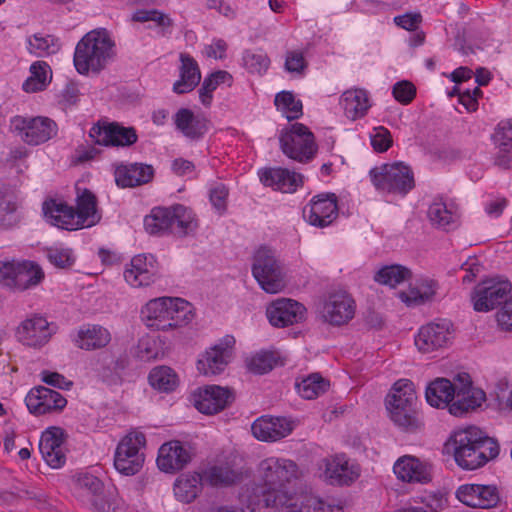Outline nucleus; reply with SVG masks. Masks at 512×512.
<instances>
[{
	"label": "nucleus",
	"instance_id": "nucleus-43",
	"mask_svg": "<svg viewBox=\"0 0 512 512\" xmlns=\"http://www.w3.org/2000/svg\"><path fill=\"white\" fill-rule=\"evenodd\" d=\"M202 481L198 473L180 477L174 484L175 497L183 503L193 502L201 490Z\"/></svg>",
	"mask_w": 512,
	"mask_h": 512
},
{
	"label": "nucleus",
	"instance_id": "nucleus-18",
	"mask_svg": "<svg viewBox=\"0 0 512 512\" xmlns=\"http://www.w3.org/2000/svg\"><path fill=\"white\" fill-rule=\"evenodd\" d=\"M76 495L83 506L93 512H106L107 500L103 482L93 474L79 473L75 477Z\"/></svg>",
	"mask_w": 512,
	"mask_h": 512
},
{
	"label": "nucleus",
	"instance_id": "nucleus-56",
	"mask_svg": "<svg viewBox=\"0 0 512 512\" xmlns=\"http://www.w3.org/2000/svg\"><path fill=\"white\" fill-rule=\"evenodd\" d=\"M493 143L503 152H512V120L501 121L492 135Z\"/></svg>",
	"mask_w": 512,
	"mask_h": 512
},
{
	"label": "nucleus",
	"instance_id": "nucleus-2",
	"mask_svg": "<svg viewBox=\"0 0 512 512\" xmlns=\"http://www.w3.org/2000/svg\"><path fill=\"white\" fill-rule=\"evenodd\" d=\"M115 43L104 28L86 33L77 43L73 62L79 74L99 73L115 57Z\"/></svg>",
	"mask_w": 512,
	"mask_h": 512
},
{
	"label": "nucleus",
	"instance_id": "nucleus-40",
	"mask_svg": "<svg viewBox=\"0 0 512 512\" xmlns=\"http://www.w3.org/2000/svg\"><path fill=\"white\" fill-rule=\"evenodd\" d=\"M340 105L347 118L356 120L366 115L370 104L368 93L364 89L346 90L340 97Z\"/></svg>",
	"mask_w": 512,
	"mask_h": 512
},
{
	"label": "nucleus",
	"instance_id": "nucleus-8",
	"mask_svg": "<svg viewBox=\"0 0 512 512\" xmlns=\"http://www.w3.org/2000/svg\"><path fill=\"white\" fill-rule=\"evenodd\" d=\"M252 274L267 293H278L285 286L282 264L276 258L275 251L266 246L255 252Z\"/></svg>",
	"mask_w": 512,
	"mask_h": 512
},
{
	"label": "nucleus",
	"instance_id": "nucleus-62",
	"mask_svg": "<svg viewBox=\"0 0 512 512\" xmlns=\"http://www.w3.org/2000/svg\"><path fill=\"white\" fill-rule=\"evenodd\" d=\"M227 197L228 189L223 184H218L210 190V202L220 213L226 210Z\"/></svg>",
	"mask_w": 512,
	"mask_h": 512
},
{
	"label": "nucleus",
	"instance_id": "nucleus-19",
	"mask_svg": "<svg viewBox=\"0 0 512 512\" xmlns=\"http://www.w3.org/2000/svg\"><path fill=\"white\" fill-rule=\"evenodd\" d=\"M194 406L207 415L217 414L235 400L233 389L218 385H207L194 393Z\"/></svg>",
	"mask_w": 512,
	"mask_h": 512
},
{
	"label": "nucleus",
	"instance_id": "nucleus-1",
	"mask_svg": "<svg viewBox=\"0 0 512 512\" xmlns=\"http://www.w3.org/2000/svg\"><path fill=\"white\" fill-rule=\"evenodd\" d=\"M454 458L465 470H475L499 454L498 442L480 428L469 426L452 436Z\"/></svg>",
	"mask_w": 512,
	"mask_h": 512
},
{
	"label": "nucleus",
	"instance_id": "nucleus-39",
	"mask_svg": "<svg viewBox=\"0 0 512 512\" xmlns=\"http://www.w3.org/2000/svg\"><path fill=\"white\" fill-rule=\"evenodd\" d=\"M457 381L451 382L446 378H437L426 388L427 402L436 408H449L454 400Z\"/></svg>",
	"mask_w": 512,
	"mask_h": 512
},
{
	"label": "nucleus",
	"instance_id": "nucleus-46",
	"mask_svg": "<svg viewBox=\"0 0 512 512\" xmlns=\"http://www.w3.org/2000/svg\"><path fill=\"white\" fill-rule=\"evenodd\" d=\"M202 480L211 486H229L238 480V474L227 465H214L201 475Z\"/></svg>",
	"mask_w": 512,
	"mask_h": 512
},
{
	"label": "nucleus",
	"instance_id": "nucleus-11",
	"mask_svg": "<svg viewBox=\"0 0 512 512\" xmlns=\"http://www.w3.org/2000/svg\"><path fill=\"white\" fill-rule=\"evenodd\" d=\"M11 127L29 145L45 143L55 137L58 132L56 122L43 116H15L11 120Z\"/></svg>",
	"mask_w": 512,
	"mask_h": 512
},
{
	"label": "nucleus",
	"instance_id": "nucleus-57",
	"mask_svg": "<svg viewBox=\"0 0 512 512\" xmlns=\"http://www.w3.org/2000/svg\"><path fill=\"white\" fill-rule=\"evenodd\" d=\"M392 136L389 130L383 126L374 128L371 134V145L376 152L387 151L392 145Z\"/></svg>",
	"mask_w": 512,
	"mask_h": 512
},
{
	"label": "nucleus",
	"instance_id": "nucleus-7",
	"mask_svg": "<svg viewBox=\"0 0 512 512\" xmlns=\"http://www.w3.org/2000/svg\"><path fill=\"white\" fill-rule=\"evenodd\" d=\"M264 501L274 512H342V507L326 504L312 494L299 498L288 491H270Z\"/></svg>",
	"mask_w": 512,
	"mask_h": 512
},
{
	"label": "nucleus",
	"instance_id": "nucleus-23",
	"mask_svg": "<svg viewBox=\"0 0 512 512\" xmlns=\"http://www.w3.org/2000/svg\"><path fill=\"white\" fill-rule=\"evenodd\" d=\"M457 499L472 508L489 509L500 501L499 490L495 485L469 483L456 490Z\"/></svg>",
	"mask_w": 512,
	"mask_h": 512
},
{
	"label": "nucleus",
	"instance_id": "nucleus-59",
	"mask_svg": "<svg viewBox=\"0 0 512 512\" xmlns=\"http://www.w3.org/2000/svg\"><path fill=\"white\" fill-rule=\"evenodd\" d=\"M20 262L16 261H0V283L13 288L15 286V277Z\"/></svg>",
	"mask_w": 512,
	"mask_h": 512
},
{
	"label": "nucleus",
	"instance_id": "nucleus-32",
	"mask_svg": "<svg viewBox=\"0 0 512 512\" xmlns=\"http://www.w3.org/2000/svg\"><path fill=\"white\" fill-rule=\"evenodd\" d=\"M359 468L350 464L344 455L326 461L325 480L331 485H349L359 477Z\"/></svg>",
	"mask_w": 512,
	"mask_h": 512
},
{
	"label": "nucleus",
	"instance_id": "nucleus-13",
	"mask_svg": "<svg viewBox=\"0 0 512 512\" xmlns=\"http://www.w3.org/2000/svg\"><path fill=\"white\" fill-rule=\"evenodd\" d=\"M453 338V324L443 319L422 326L415 337V345L420 352L430 353L448 347Z\"/></svg>",
	"mask_w": 512,
	"mask_h": 512
},
{
	"label": "nucleus",
	"instance_id": "nucleus-26",
	"mask_svg": "<svg viewBox=\"0 0 512 512\" xmlns=\"http://www.w3.org/2000/svg\"><path fill=\"white\" fill-rule=\"evenodd\" d=\"M293 430V422L285 417L264 415L257 418L251 431L260 441L275 442L288 436Z\"/></svg>",
	"mask_w": 512,
	"mask_h": 512
},
{
	"label": "nucleus",
	"instance_id": "nucleus-20",
	"mask_svg": "<svg viewBox=\"0 0 512 512\" xmlns=\"http://www.w3.org/2000/svg\"><path fill=\"white\" fill-rule=\"evenodd\" d=\"M234 344V337L226 335L218 344L211 347L198 359V371L205 376L222 373L231 361Z\"/></svg>",
	"mask_w": 512,
	"mask_h": 512
},
{
	"label": "nucleus",
	"instance_id": "nucleus-63",
	"mask_svg": "<svg viewBox=\"0 0 512 512\" xmlns=\"http://www.w3.org/2000/svg\"><path fill=\"white\" fill-rule=\"evenodd\" d=\"M394 23L407 31H415L422 22L420 13H405L403 15L395 16Z\"/></svg>",
	"mask_w": 512,
	"mask_h": 512
},
{
	"label": "nucleus",
	"instance_id": "nucleus-50",
	"mask_svg": "<svg viewBox=\"0 0 512 512\" xmlns=\"http://www.w3.org/2000/svg\"><path fill=\"white\" fill-rule=\"evenodd\" d=\"M411 275L409 269L401 265H391L381 268L374 276L376 282L396 287L400 283L407 280Z\"/></svg>",
	"mask_w": 512,
	"mask_h": 512
},
{
	"label": "nucleus",
	"instance_id": "nucleus-34",
	"mask_svg": "<svg viewBox=\"0 0 512 512\" xmlns=\"http://www.w3.org/2000/svg\"><path fill=\"white\" fill-rule=\"evenodd\" d=\"M74 345L83 350L101 349L111 341L108 329L100 325H83L71 335Z\"/></svg>",
	"mask_w": 512,
	"mask_h": 512
},
{
	"label": "nucleus",
	"instance_id": "nucleus-21",
	"mask_svg": "<svg viewBox=\"0 0 512 512\" xmlns=\"http://www.w3.org/2000/svg\"><path fill=\"white\" fill-rule=\"evenodd\" d=\"M512 285L508 280H489L478 285L472 295L473 307L478 312H488L509 297Z\"/></svg>",
	"mask_w": 512,
	"mask_h": 512
},
{
	"label": "nucleus",
	"instance_id": "nucleus-47",
	"mask_svg": "<svg viewBox=\"0 0 512 512\" xmlns=\"http://www.w3.org/2000/svg\"><path fill=\"white\" fill-rule=\"evenodd\" d=\"M18 203L14 196L0 192V229L8 230L20 221L17 213Z\"/></svg>",
	"mask_w": 512,
	"mask_h": 512
},
{
	"label": "nucleus",
	"instance_id": "nucleus-10",
	"mask_svg": "<svg viewBox=\"0 0 512 512\" xmlns=\"http://www.w3.org/2000/svg\"><path fill=\"white\" fill-rule=\"evenodd\" d=\"M279 140L283 153L299 162L310 161L317 151L313 133L301 123L292 124Z\"/></svg>",
	"mask_w": 512,
	"mask_h": 512
},
{
	"label": "nucleus",
	"instance_id": "nucleus-36",
	"mask_svg": "<svg viewBox=\"0 0 512 512\" xmlns=\"http://www.w3.org/2000/svg\"><path fill=\"white\" fill-rule=\"evenodd\" d=\"M180 78L173 85L177 94L191 92L201 80V72L195 59L187 53L180 54Z\"/></svg>",
	"mask_w": 512,
	"mask_h": 512
},
{
	"label": "nucleus",
	"instance_id": "nucleus-45",
	"mask_svg": "<svg viewBox=\"0 0 512 512\" xmlns=\"http://www.w3.org/2000/svg\"><path fill=\"white\" fill-rule=\"evenodd\" d=\"M148 380L153 388L162 392L173 391L178 385L177 374L168 366L153 368L149 373Z\"/></svg>",
	"mask_w": 512,
	"mask_h": 512
},
{
	"label": "nucleus",
	"instance_id": "nucleus-54",
	"mask_svg": "<svg viewBox=\"0 0 512 512\" xmlns=\"http://www.w3.org/2000/svg\"><path fill=\"white\" fill-rule=\"evenodd\" d=\"M48 261L57 268L71 267L75 262L73 250L63 246H52L45 251Z\"/></svg>",
	"mask_w": 512,
	"mask_h": 512
},
{
	"label": "nucleus",
	"instance_id": "nucleus-58",
	"mask_svg": "<svg viewBox=\"0 0 512 512\" xmlns=\"http://www.w3.org/2000/svg\"><path fill=\"white\" fill-rule=\"evenodd\" d=\"M392 94L398 102L409 104L416 95V88L409 81H400L393 86Z\"/></svg>",
	"mask_w": 512,
	"mask_h": 512
},
{
	"label": "nucleus",
	"instance_id": "nucleus-28",
	"mask_svg": "<svg viewBox=\"0 0 512 512\" xmlns=\"http://www.w3.org/2000/svg\"><path fill=\"white\" fill-rule=\"evenodd\" d=\"M397 478L407 483L425 484L431 481L430 465L410 455L400 457L393 466Z\"/></svg>",
	"mask_w": 512,
	"mask_h": 512
},
{
	"label": "nucleus",
	"instance_id": "nucleus-22",
	"mask_svg": "<svg viewBox=\"0 0 512 512\" xmlns=\"http://www.w3.org/2000/svg\"><path fill=\"white\" fill-rule=\"evenodd\" d=\"M26 406L34 415L58 413L66 405V398L58 391L44 386L32 388L25 398Z\"/></svg>",
	"mask_w": 512,
	"mask_h": 512
},
{
	"label": "nucleus",
	"instance_id": "nucleus-27",
	"mask_svg": "<svg viewBox=\"0 0 512 512\" xmlns=\"http://www.w3.org/2000/svg\"><path fill=\"white\" fill-rule=\"evenodd\" d=\"M39 450L51 468H61L66 461L63 448V430L59 427L46 429L41 435Z\"/></svg>",
	"mask_w": 512,
	"mask_h": 512
},
{
	"label": "nucleus",
	"instance_id": "nucleus-14",
	"mask_svg": "<svg viewBox=\"0 0 512 512\" xmlns=\"http://www.w3.org/2000/svg\"><path fill=\"white\" fill-rule=\"evenodd\" d=\"M356 312V303L346 291L330 293L323 302L320 311L324 322L332 326H342L350 322Z\"/></svg>",
	"mask_w": 512,
	"mask_h": 512
},
{
	"label": "nucleus",
	"instance_id": "nucleus-53",
	"mask_svg": "<svg viewBox=\"0 0 512 512\" xmlns=\"http://www.w3.org/2000/svg\"><path fill=\"white\" fill-rule=\"evenodd\" d=\"M243 65L253 74H263L270 65V59L263 51L247 50L243 53Z\"/></svg>",
	"mask_w": 512,
	"mask_h": 512
},
{
	"label": "nucleus",
	"instance_id": "nucleus-51",
	"mask_svg": "<svg viewBox=\"0 0 512 512\" xmlns=\"http://www.w3.org/2000/svg\"><path fill=\"white\" fill-rule=\"evenodd\" d=\"M31 76L23 83L26 92H37L47 84L48 74L51 72L49 65L44 61H36L30 67Z\"/></svg>",
	"mask_w": 512,
	"mask_h": 512
},
{
	"label": "nucleus",
	"instance_id": "nucleus-41",
	"mask_svg": "<svg viewBox=\"0 0 512 512\" xmlns=\"http://www.w3.org/2000/svg\"><path fill=\"white\" fill-rule=\"evenodd\" d=\"M175 125L184 136L190 139H199L207 131V121L187 109L181 108L175 114Z\"/></svg>",
	"mask_w": 512,
	"mask_h": 512
},
{
	"label": "nucleus",
	"instance_id": "nucleus-25",
	"mask_svg": "<svg viewBox=\"0 0 512 512\" xmlns=\"http://www.w3.org/2000/svg\"><path fill=\"white\" fill-rule=\"evenodd\" d=\"M267 317L271 325L286 327L297 324L305 319L306 308L292 299H277L267 308Z\"/></svg>",
	"mask_w": 512,
	"mask_h": 512
},
{
	"label": "nucleus",
	"instance_id": "nucleus-16",
	"mask_svg": "<svg viewBox=\"0 0 512 512\" xmlns=\"http://www.w3.org/2000/svg\"><path fill=\"white\" fill-rule=\"evenodd\" d=\"M337 216V196L334 193L315 195L303 208V218L305 221L318 228L331 225Z\"/></svg>",
	"mask_w": 512,
	"mask_h": 512
},
{
	"label": "nucleus",
	"instance_id": "nucleus-48",
	"mask_svg": "<svg viewBox=\"0 0 512 512\" xmlns=\"http://www.w3.org/2000/svg\"><path fill=\"white\" fill-rule=\"evenodd\" d=\"M231 81L232 76L227 71L219 70L211 73L204 79L199 89V99L201 103L206 107L210 106L213 99V91L216 90L221 83L231 85Z\"/></svg>",
	"mask_w": 512,
	"mask_h": 512
},
{
	"label": "nucleus",
	"instance_id": "nucleus-35",
	"mask_svg": "<svg viewBox=\"0 0 512 512\" xmlns=\"http://www.w3.org/2000/svg\"><path fill=\"white\" fill-rule=\"evenodd\" d=\"M77 208L74 209V216L78 229L91 227L101 219L97 211L96 196L88 189H84L76 198Z\"/></svg>",
	"mask_w": 512,
	"mask_h": 512
},
{
	"label": "nucleus",
	"instance_id": "nucleus-9",
	"mask_svg": "<svg viewBox=\"0 0 512 512\" xmlns=\"http://www.w3.org/2000/svg\"><path fill=\"white\" fill-rule=\"evenodd\" d=\"M146 438L142 432L132 431L118 443L114 453V467L125 476L137 474L144 464L145 456L141 449L145 447Z\"/></svg>",
	"mask_w": 512,
	"mask_h": 512
},
{
	"label": "nucleus",
	"instance_id": "nucleus-60",
	"mask_svg": "<svg viewBox=\"0 0 512 512\" xmlns=\"http://www.w3.org/2000/svg\"><path fill=\"white\" fill-rule=\"evenodd\" d=\"M152 22H155L157 26L158 37L169 38L171 36L174 21L169 15L158 10L157 14L153 16Z\"/></svg>",
	"mask_w": 512,
	"mask_h": 512
},
{
	"label": "nucleus",
	"instance_id": "nucleus-5",
	"mask_svg": "<svg viewBox=\"0 0 512 512\" xmlns=\"http://www.w3.org/2000/svg\"><path fill=\"white\" fill-rule=\"evenodd\" d=\"M417 395L412 381L400 379L394 383L386 397V408L395 425L406 431L419 427L416 412Z\"/></svg>",
	"mask_w": 512,
	"mask_h": 512
},
{
	"label": "nucleus",
	"instance_id": "nucleus-52",
	"mask_svg": "<svg viewBox=\"0 0 512 512\" xmlns=\"http://www.w3.org/2000/svg\"><path fill=\"white\" fill-rule=\"evenodd\" d=\"M328 382L318 374H312L296 384L298 393L304 399H315L323 394L328 387Z\"/></svg>",
	"mask_w": 512,
	"mask_h": 512
},
{
	"label": "nucleus",
	"instance_id": "nucleus-38",
	"mask_svg": "<svg viewBox=\"0 0 512 512\" xmlns=\"http://www.w3.org/2000/svg\"><path fill=\"white\" fill-rule=\"evenodd\" d=\"M438 283L435 280L424 278L411 284L407 291H401L399 298L408 306H416L433 300Z\"/></svg>",
	"mask_w": 512,
	"mask_h": 512
},
{
	"label": "nucleus",
	"instance_id": "nucleus-31",
	"mask_svg": "<svg viewBox=\"0 0 512 512\" xmlns=\"http://www.w3.org/2000/svg\"><path fill=\"white\" fill-rule=\"evenodd\" d=\"M261 182L284 193H293L303 184V177L285 168H267L259 174Z\"/></svg>",
	"mask_w": 512,
	"mask_h": 512
},
{
	"label": "nucleus",
	"instance_id": "nucleus-55",
	"mask_svg": "<svg viewBox=\"0 0 512 512\" xmlns=\"http://www.w3.org/2000/svg\"><path fill=\"white\" fill-rule=\"evenodd\" d=\"M275 364L276 357L273 352L261 351L248 360L247 367L249 371L255 374H265L271 371Z\"/></svg>",
	"mask_w": 512,
	"mask_h": 512
},
{
	"label": "nucleus",
	"instance_id": "nucleus-61",
	"mask_svg": "<svg viewBox=\"0 0 512 512\" xmlns=\"http://www.w3.org/2000/svg\"><path fill=\"white\" fill-rule=\"evenodd\" d=\"M499 327L505 331H512V295L506 299L496 314Z\"/></svg>",
	"mask_w": 512,
	"mask_h": 512
},
{
	"label": "nucleus",
	"instance_id": "nucleus-4",
	"mask_svg": "<svg viewBox=\"0 0 512 512\" xmlns=\"http://www.w3.org/2000/svg\"><path fill=\"white\" fill-rule=\"evenodd\" d=\"M145 231L154 236L174 234L187 236L197 229L198 223L191 209L181 204L171 207H154L144 217Z\"/></svg>",
	"mask_w": 512,
	"mask_h": 512
},
{
	"label": "nucleus",
	"instance_id": "nucleus-24",
	"mask_svg": "<svg viewBox=\"0 0 512 512\" xmlns=\"http://www.w3.org/2000/svg\"><path fill=\"white\" fill-rule=\"evenodd\" d=\"M192 456L193 453L188 444L172 440L161 445L156 462L161 471L176 473L191 462Z\"/></svg>",
	"mask_w": 512,
	"mask_h": 512
},
{
	"label": "nucleus",
	"instance_id": "nucleus-29",
	"mask_svg": "<svg viewBox=\"0 0 512 512\" xmlns=\"http://www.w3.org/2000/svg\"><path fill=\"white\" fill-rule=\"evenodd\" d=\"M152 255H136L124 270V278L132 287L148 286L155 280V266Z\"/></svg>",
	"mask_w": 512,
	"mask_h": 512
},
{
	"label": "nucleus",
	"instance_id": "nucleus-49",
	"mask_svg": "<svg viewBox=\"0 0 512 512\" xmlns=\"http://www.w3.org/2000/svg\"><path fill=\"white\" fill-rule=\"evenodd\" d=\"M275 106L289 120H295L302 116V102L296 100L289 91H282L275 96Z\"/></svg>",
	"mask_w": 512,
	"mask_h": 512
},
{
	"label": "nucleus",
	"instance_id": "nucleus-17",
	"mask_svg": "<svg viewBox=\"0 0 512 512\" xmlns=\"http://www.w3.org/2000/svg\"><path fill=\"white\" fill-rule=\"evenodd\" d=\"M89 137L95 144L117 147H129L138 139L133 127H124L117 122H98L90 129Z\"/></svg>",
	"mask_w": 512,
	"mask_h": 512
},
{
	"label": "nucleus",
	"instance_id": "nucleus-15",
	"mask_svg": "<svg viewBox=\"0 0 512 512\" xmlns=\"http://www.w3.org/2000/svg\"><path fill=\"white\" fill-rule=\"evenodd\" d=\"M456 381L454 400L449 405V412L454 416L461 417L480 407L486 399V394L482 389L472 386L467 373L458 374Z\"/></svg>",
	"mask_w": 512,
	"mask_h": 512
},
{
	"label": "nucleus",
	"instance_id": "nucleus-6",
	"mask_svg": "<svg viewBox=\"0 0 512 512\" xmlns=\"http://www.w3.org/2000/svg\"><path fill=\"white\" fill-rule=\"evenodd\" d=\"M370 180L380 193L405 197L415 187L412 169L402 163H385L369 171Z\"/></svg>",
	"mask_w": 512,
	"mask_h": 512
},
{
	"label": "nucleus",
	"instance_id": "nucleus-42",
	"mask_svg": "<svg viewBox=\"0 0 512 512\" xmlns=\"http://www.w3.org/2000/svg\"><path fill=\"white\" fill-rule=\"evenodd\" d=\"M13 289L24 291L37 286L44 279L42 268L32 261L19 263Z\"/></svg>",
	"mask_w": 512,
	"mask_h": 512
},
{
	"label": "nucleus",
	"instance_id": "nucleus-30",
	"mask_svg": "<svg viewBox=\"0 0 512 512\" xmlns=\"http://www.w3.org/2000/svg\"><path fill=\"white\" fill-rule=\"evenodd\" d=\"M43 214L48 223L60 229L78 230L74 208L60 199H49L43 203Z\"/></svg>",
	"mask_w": 512,
	"mask_h": 512
},
{
	"label": "nucleus",
	"instance_id": "nucleus-33",
	"mask_svg": "<svg viewBox=\"0 0 512 512\" xmlns=\"http://www.w3.org/2000/svg\"><path fill=\"white\" fill-rule=\"evenodd\" d=\"M154 175L151 165L132 163L120 165L115 170V181L119 187L132 188L150 182Z\"/></svg>",
	"mask_w": 512,
	"mask_h": 512
},
{
	"label": "nucleus",
	"instance_id": "nucleus-37",
	"mask_svg": "<svg viewBox=\"0 0 512 512\" xmlns=\"http://www.w3.org/2000/svg\"><path fill=\"white\" fill-rule=\"evenodd\" d=\"M427 215L431 224L439 229L449 231L457 227L459 215L452 203L435 199L429 206Z\"/></svg>",
	"mask_w": 512,
	"mask_h": 512
},
{
	"label": "nucleus",
	"instance_id": "nucleus-64",
	"mask_svg": "<svg viewBox=\"0 0 512 512\" xmlns=\"http://www.w3.org/2000/svg\"><path fill=\"white\" fill-rule=\"evenodd\" d=\"M41 379L47 385L59 389H69L72 386V382L68 381L62 374L58 372L44 370L41 372Z\"/></svg>",
	"mask_w": 512,
	"mask_h": 512
},
{
	"label": "nucleus",
	"instance_id": "nucleus-3",
	"mask_svg": "<svg viewBox=\"0 0 512 512\" xmlns=\"http://www.w3.org/2000/svg\"><path fill=\"white\" fill-rule=\"evenodd\" d=\"M145 325L153 330L167 331L192 320L190 304L181 298L159 297L150 300L141 310Z\"/></svg>",
	"mask_w": 512,
	"mask_h": 512
},
{
	"label": "nucleus",
	"instance_id": "nucleus-12",
	"mask_svg": "<svg viewBox=\"0 0 512 512\" xmlns=\"http://www.w3.org/2000/svg\"><path fill=\"white\" fill-rule=\"evenodd\" d=\"M58 326L46 317L33 314L24 319L16 329V338L24 346L41 349L57 333Z\"/></svg>",
	"mask_w": 512,
	"mask_h": 512
},
{
	"label": "nucleus",
	"instance_id": "nucleus-44",
	"mask_svg": "<svg viewBox=\"0 0 512 512\" xmlns=\"http://www.w3.org/2000/svg\"><path fill=\"white\" fill-rule=\"evenodd\" d=\"M28 51L36 57L56 54L61 49V41L54 35L36 33L27 39Z\"/></svg>",
	"mask_w": 512,
	"mask_h": 512
}]
</instances>
